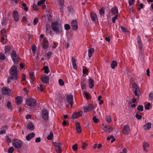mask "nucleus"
Listing matches in <instances>:
<instances>
[{
    "instance_id": "f257e3e1",
    "label": "nucleus",
    "mask_w": 153,
    "mask_h": 153,
    "mask_svg": "<svg viewBox=\"0 0 153 153\" xmlns=\"http://www.w3.org/2000/svg\"><path fill=\"white\" fill-rule=\"evenodd\" d=\"M11 77L9 78L7 80V82L8 83H10V80L13 79L16 80L17 79V68L16 66L13 65L10 68L9 72Z\"/></svg>"
},
{
    "instance_id": "f03ea898",
    "label": "nucleus",
    "mask_w": 153,
    "mask_h": 153,
    "mask_svg": "<svg viewBox=\"0 0 153 153\" xmlns=\"http://www.w3.org/2000/svg\"><path fill=\"white\" fill-rule=\"evenodd\" d=\"M51 27L52 30L57 34H59L62 31V27L57 22H53L51 24Z\"/></svg>"
},
{
    "instance_id": "7ed1b4c3",
    "label": "nucleus",
    "mask_w": 153,
    "mask_h": 153,
    "mask_svg": "<svg viewBox=\"0 0 153 153\" xmlns=\"http://www.w3.org/2000/svg\"><path fill=\"white\" fill-rule=\"evenodd\" d=\"M12 144L16 149H20L21 148L23 143L22 141L18 139H14L12 140Z\"/></svg>"
},
{
    "instance_id": "20e7f679",
    "label": "nucleus",
    "mask_w": 153,
    "mask_h": 153,
    "mask_svg": "<svg viewBox=\"0 0 153 153\" xmlns=\"http://www.w3.org/2000/svg\"><path fill=\"white\" fill-rule=\"evenodd\" d=\"M26 104L28 106L33 107L36 105V101L33 98H28L26 100Z\"/></svg>"
},
{
    "instance_id": "39448f33",
    "label": "nucleus",
    "mask_w": 153,
    "mask_h": 153,
    "mask_svg": "<svg viewBox=\"0 0 153 153\" xmlns=\"http://www.w3.org/2000/svg\"><path fill=\"white\" fill-rule=\"evenodd\" d=\"M11 57L12 60L14 63H18L20 59L16 52L15 51H13L11 54Z\"/></svg>"
},
{
    "instance_id": "423d86ee",
    "label": "nucleus",
    "mask_w": 153,
    "mask_h": 153,
    "mask_svg": "<svg viewBox=\"0 0 153 153\" xmlns=\"http://www.w3.org/2000/svg\"><path fill=\"white\" fill-rule=\"evenodd\" d=\"M66 99L67 103L70 105V108H72L73 101V97L72 95L68 94L66 97Z\"/></svg>"
},
{
    "instance_id": "0eeeda50",
    "label": "nucleus",
    "mask_w": 153,
    "mask_h": 153,
    "mask_svg": "<svg viewBox=\"0 0 153 153\" xmlns=\"http://www.w3.org/2000/svg\"><path fill=\"white\" fill-rule=\"evenodd\" d=\"M94 108V106L92 104H89L88 105L85 106L83 108L84 112L87 113L93 110Z\"/></svg>"
},
{
    "instance_id": "6e6552de",
    "label": "nucleus",
    "mask_w": 153,
    "mask_h": 153,
    "mask_svg": "<svg viewBox=\"0 0 153 153\" xmlns=\"http://www.w3.org/2000/svg\"><path fill=\"white\" fill-rule=\"evenodd\" d=\"M42 117L45 121H48L49 118V113L46 109H44L42 111Z\"/></svg>"
},
{
    "instance_id": "1a4fd4ad",
    "label": "nucleus",
    "mask_w": 153,
    "mask_h": 153,
    "mask_svg": "<svg viewBox=\"0 0 153 153\" xmlns=\"http://www.w3.org/2000/svg\"><path fill=\"white\" fill-rule=\"evenodd\" d=\"M130 131V128L128 125H126L124 126L122 130L123 133V134L128 135L129 134Z\"/></svg>"
},
{
    "instance_id": "9d476101",
    "label": "nucleus",
    "mask_w": 153,
    "mask_h": 153,
    "mask_svg": "<svg viewBox=\"0 0 153 153\" xmlns=\"http://www.w3.org/2000/svg\"><path fill=\"white\" fill-rule=\"evenodd\" d=\"M71 27L74 30H76L78 28L77 22L76 19L73 20L71 22Z\"/></svg>"
},
{
    "instance_id": "9b49d317",
    "label": "nucleus",
    "mask_w": 153,
    "mask_h": 153,
    "mask_svg": "<svg viewBox=\"0 0 153 153\" xmlns=\"http://www.w3.org/2000/svg\"><path fill=\"white\" fill-rule=\"evenodd\" d=\"M41 80L42 82L45 84H47L49 82V78L45 75H42L41 76Z\"/></svg>"
},
{
    "instance_id": "f8f14e48",
    "label": "nucleus",
    "mask_w": 153,
    "mask_h": 153,
    "mask_svg": "<svg viewBox=\"0 0 153 153\" xmlns=\"http://www.w3.org/2000/svg\"><path fill=\"white\" fill-rule=\"evenodd\" d=\"M13 13L14 20L15 22H17L19 20V16L18 12L16 10H14Z\"/></svg>"
},
{
    "instance_id": "ddd939ff",
    "label": "nucleus",
    "mask_w": 153,
    "mask_h": 153,
    "mask_svg": "<svg viewBox=\"0 0 153 153\" xmlns=\"http://www.w3.org/2000/svg\"><path fill=\"white\" fill-rule=\"evenodd\" d=\"M1 92L3 94H8L10 92V90L7 88L3 87L2 88Z\"/></svg>"
},
{
    "instance_id": "4468645a",
    "label": "nucleus",
    "mask_w": 153,
    "mask_h": 153,
    "mask_svg": "<svg viewBox=\"0 0 153 153\" xmlns=\"http://www.w3.org/2000/svg\"><path fill=\"white\" fill-rule=\"evenodd\" d=\"M137 42L139 49L141 50L143 49V46L141 39L140 37H138L137 39Z\"/></svg>"
},
{
    "instance_id": "2eb2a0df",
    "label": "nucleus",
    "mask_w": 153,
    "mask_h": 153,
    "mask_svg": "<svg viewBox=\"0 0 153 153\" xmlns=\"http://www.w3.org/2000/svg\"><path fill=\"white\" fill-rule=\"evenodd\" d=\"M35 135L34 133H31L29 134L26 136V140L27 141L30 140L35 137Z\"/></svg>"
},
{
    "instance_id": "dca6fc26",
    "label": "nucleus",
    "mask_w": 153,
    "mask_h": 153,
    "mask_svg": "<svg viewBox=\"0 0 153 153\" xmlns=\"http://www.w3.org/2000/svg\"><path fill=\"white\" fill-rule=\"evenodd\" d=\"M43 48L45 49H47L49 47L48 41L45 39H44L43 40Z\"/></svg>"
},
{
    "instance_id": "f3484780",
    "label": "nucleus",
    "mask_w": 153,
    "mask_h": 153,
    "mask_svg": "<svg viewBox=\"0 0 153 153\" xmlns=\"http://www.w3.org/2000/svg\"><path fill=\"white\" fill-rule=\"evenodd\" d=\"M76 126L77 131L79 133L81 132L82 130L80 123L78 122L76 123Z\"/></svg>"
},
{
    "instance_id": "a211bd4d",
    "label": "nucleus",
    "mask_w": 153,
    "mask_h": 153,
    "mask_svg": "<svg viewBox=\"0 0 153 153\" xmlns=\"http://www.w3.org/2000/svg\"><path fill=\"white\" fill-rule=\"evenodd\" d=\"M112 13H113L114 15H118V10L116 6H115L114 7L112 8L111 9Z\"/></svg>"
},
{
    "instance_id": "6ab92c4d",
    "label": "nucleus",
    "mask_w": 153,
    "mask_h": 153,
    "mask_svg": "<svg viewBox=\"0 0 153 153\" xmlns=\"http://www.w3.org/2000/svg\"><path fill=\"white\" fill-rule=\"evenodd\" d=\"M27 128L28 129L33 131L34 129V126L32 123H28L27 125Z\"/></svg>"
},
{
    "instance_id": "aec40b11",
    "label": "nucleus",
    "mask_w": 153,
    "mask_h": 153,
    "mask_svg": "<svg viewBox=\"0 0 153 153\" xmlns=\"http://www.w3.org/2000/svg\"><path fill=\"white\" fill-rule=\"evenodd\" d=\"M91 17L92 21L95 22L97 19V15L95 13H91Z\"/></svg>"
},
{
    "instance_id": "412c9836",
    "label": "nucleus",
    "mask_w": 153,
    "mask_h": 153,
    "mask_svg": "<svg viewBox=\"0 0 153 153\" xmlns=\"http://www.w3.org/2000/svg\"><path fill=\"white\" fill-rule=\"evenodd\" d=\"M151 124L150 123L148 122L143 126L144 129L145 130H148L151 128Z\"/></svg>"
},
{
    "instance_id": "4be33fe9",
    "label": "nucleus",
    "mask_w": 153,
    "mask_h": 153,
    "mask_svg": "<svg viewBox=\"0 0 153 153\" xmlns=\"http://www.w3.org/2000/svg\"><path fill=\"white\" fill-rule=\"evenodd\" d=\"M72 62L73 68L75 69H76L77 67L76 63V60L73 57H72Z\"/></svg>"
},
{
    "instance_id": "5701e85b",
    "label": "nucleus",
    "mask_w": 153,
    "mask_h": 153,
    "mask_svg": "<svg viewBox=\"0 0 153 153\" xmlns=\"http://www.w3.org/2000/svg\"><path fill=\"white\" fill-rule=\"evenodd\" d=\"M4 53L6 54H8L10 51V48L9 46H6L4 48Z\"/></svg>"
},
{
    "instance_id": "b1692460",
    "label": "nucleus",
    "mask_w": 153,
    "mask_h": 153,
    "mask_svg": "<svg viewBox=\"0 0 153 153\" xmlns=\"http://www.w3.org/2000/svg\"><path fill=\"white\" fill-rule=\"evenodd\" d=\"M88 56L89 57H91L92 56V54L94 53V48H91L88 50Z\"/></svg>"
},
{
    "instance_id": "393cba45",
    "label": "nucleus",
    "mask_w": 153,
    "mask_h": 153,
    "mask_svg": "<svg viewBox=\"0 0 153 153\" xmlns=\"http://www.w3.org/2000/svg\"><path fill=\"white\" fill-rule=\"evenodd\" d=\"M94 81L93 79H90L89 81V87L90 88H92L94 86Z\"/></svg>"
},
{
    "instance_id": "a878e982",
    "label": "nucleus",
    "mask_w": 153,
    "mask_h": 153,
    "mask_svg": "<svg viewBox=\"0 0 153 153\" xmlns=\"http://www.w3.org/2000/svg\"><path fill=\"white\" fill-rule=\"evenodd\" d=\"M53 144L56 148H62V145L61 143L53 142Z\"/></svg>"
},
{
    "instance_id": "bb28decb",
    "label": "nucleus",
    "mask_w": 153,
    "mask_h": 153,
    "mask_svg": "<svg viewBox=\"0 0 153 153\" xmlns=\"http://www.w3.org/2000/svg\"><path fill=\"white\" fill-rule=\"evenodd\" d=\"M111 67L112 69H114L115 67L117 65V63L116 61H113L111 64Z\"/></svg>"
},
{
    "instance_id": "cd10ccee",
    "label": "nucleus",
    "mask_w": 153,
    "mask_h": 153,
    "mask_svg": "<svg viewBox=\"0 0 153 153\" xmlns=\"http://www.w3.org/2000/svg\"><path fill=\"white\" fill-rule=\"evenodd\" d=\"M16 102L18 105L20 104L21 102V97H18L16 98Z\"/></svg>"
},
{
    "instance_id": "c85d7f7f",
    "label": "nucleus",
    "mask_w": 153,
    "mask_h": 153,
    "mask_svg": "<svg viewBox=\"0 0 153 153\" xmlns=\"http://www.w3.org/2000/svg\"><path fill=\"white\" fill-rule=\"evenodd\" d=\"M135 89L134 90V93L136 96L138 97L139 95L138 94L137 92H139L140 91L139 88L137 87H136L134 88Z\"/></svg>"
},
{
    "instance_id": "c756f323",
    "label": "nucleus",
    "mask_w": 153,
    "mask_h": 153,
    "mask_svg": "<svg viewBox=\"0 0 153 153\" xmlns=\"http://www.w3.org/2000/svg\"><path fill=\"white\" fill-rule=\"evenodd\" d=\"M104 8L103 7H102L99 10L100 14V16H103L104 15Z\"/></svg>"
},
{
    "instance_id": "7c9ffc66",
    "label": "nucleus",
    "mask_w": 153,
    "mask_h": 153,
    "mask_svg": "<svg viewBox=\"0 0 153 153\" xmlns=\"http://www.w3.org/2000/svg\"><path fill=\"white\" fill-rule=\"evenodd\" d=\"M43 69L45 71V73L46 74H48L50 72L48 67L47 66H44Z\"/></svg>"
},
{
    "instance_id": "2f4dec72",
    "label": "nucleus",
    "mask_w": 153,
    "mask_h": 153,
    "mask_svg": "<svg viewBox=\"0 0 153 153\" xmlns=\"http://www.w3.org/2000/svg\"><path fill=\"white\" fill-rule=\"evenodd\" d=\"M53 137V134L52 132H50L47 137V139L48 140H51Z\"/></svg>"
},
{
    "instance_id": "473e14b6",
    "label": "nucleus",
    "mask_w": 153,
    "mask_h": 153,
    "mask_svg": "<svg viewBox=\"0 0 153 153\" xmlns=\"http://www.w3.org/2000/svg\"><path fill=\"white\" fill-rule=\"evenodd\" d=\"M29 76L32 81H33L35 79L34 74L33 72H31L29 74Z\"/></svg>"
},
{
    "instance_id": "72a5a7b5",
    "label": "nucleus",
    "mask_w": 153,
    "mask_h": 153,
    "mask_svg": "<svg viewBox=\"0 0 153 153\" xmlns=\"http://www.w3.org/2000/svg\"><path fill=\"white\" fill-rule=\"evenodd\" d=\"M5 56L3 53L2 52L0 53V59L1 60H3L5 59Z\"/></svg>"
},
{
    "instance_id": "f704fd0d",
    "label": "nucleus",
    "mask_w": 153,
    "mask_h": 153,
    "mask_svg": "<svg viewBox=\"0 0 153 153\" xmlns=\"http://www.w3.org/2000/svg\"><path fill=\"white\" fill-rule=\"evenodd\" d=\"M71 118L73 119H75L78 118L77 113L75 112L72 115Z\"/></svg>"
},
{
    "instance_id": "c9c22d12",
    "label": "nucleus",
    "mask_w": 153,
    "mask_h": 153,
    "mask_svg": "<svg viewBox=\"0 0 153 153\" xmlns=\"http://www.w3.org/2000/svg\"><path fill=\"white\" fill-rule=\"evenodd\" d=\"M137 110L139 111H142L143 110V107L142 105H140L138 106Z\"/></svg>"
},
{
    "instance_id": "e433bc0d",
    "label": "nucleus",
    "mask_w": 153,
    "mask_h": 153,
    "mask_svg": "<svg viewBox=\"0 0 153 153\" xmlns=\"http://www.w3.org/2000/svg\"><path fill=\"white\" fill-rule=\"evenodd\" d=\"M77 144L76 143L75 145L73 146L72 149L75 152L77 150Z\"/></svg>"
},
{
    "instance_id": "4c0bfd02",
    "label": "nucleus",
    "mask_w": 153,
    "mask_h": 153,
    "mask_svg": "<svg viewBox=\"0 0 153 153\" xmlns=\"http://www.w3.org/2000/svg\"><path fill=\"white\" fill-rule=\"evenodd\" d=\"M64 28L66 30H68L70 28V25L68 24H66L64 25Z\"/></svg>"
},
{
    "instance_id": "58836bf2",
    "label": "nucleus",
    "mask_w": 153,
    "mask_h": 153,
    "mask_svg": "<svg viewBox=\"0 0 153 153\" xmlns=\"http://www.w3.org/2000/svg\"><path fill=\"white\" fill-rule=\"evenodd\" d=\"M14 149L13 147H10L8 150V153H13V151H14Z\"/></svg>"
},
{
    "instance_id": "ea45409f",
    "label": "nucleus",
    "mask_w": 153,
    "mask_h": 153,
    "mask_svg": "<svg viewBox=\"0 0 153 153\" xmlns=\"http://www.w3.org/2000/svg\"><path fill=\"white\" fill-rule=\"evenodd\" d=\"M118 15H116L115 16L112 17V22L113 23H115L116 22V20L118 18Z\"/></svg>"
},
{
    "instance_id": "a19ab883",
    "label": "nucleus",
    "mask_w": 153,
    "mask_h": 153,
    "mask_svg": "<svg viewBox=\"0 0 153 153\" xmlns=\"http://www.w3.org/2000/svg\"><path fill=\"white\" fill-rule=\"evenodd\" d=\"M7 106L8 109H11V105L10 102L8 101L7 104Z\"/></svg>"
},
{
    "instance_id": "79ce46f5",
    "label": "nucleus",
    "mask_w": 153,
    "mask_h": 153,
    "mask_svg": "<svg viewBox=\"0 0 153 153\" xmlns=\"http://www.w3.org/2000/svg\"><path fill=\"white\" fill-rule=\"evenodd\" d=\"M106 121L108 123L110 122L111 120V117L109 115L107 116L106 119Z\"/></svg>"
},
{
    "instance_id": "37998d69",
    "label": "nucleus",
    "mask_w": 153,
    "mask_h": 153,
    "mask_svg": "<svg viewBox=\"0 0 153 153\" xmlns=\"http://www.w3.org/2000/svg\"><path fill=\"white\" fill-rule=\"evenodd\" d=\"M46 0H41L37 2V5L38 6H40Z\"/></svg>"
},
{
    "instance_id": "c03bdc74",
    "label": "nucleus",
    "mask_w": 153,
    "mask_h": 153,
    "mask_svg": "<svg viewBox=\"0 0 153 153\" xmlns=\"http://www.w3.org/2000/svg\"><path fill=\"white\" fill-rule=\"evenodd\" d=\"M93 120L94 122L96 123H97L98 122V120L96 118V116H94L93 117Z\"/></svg>"
},
{
    "instance_id": "a18cd8bd",
    "label": "nucleus",
    "mask_w": 153,
    "mask_h": 153,
    "mask_svg": "<svg viewBox=\"0 0 153 153\" xmlns=\"http://www.w3.org/2000/svg\"><path fill=\"white\" fill-rule=\"evenodd\" d=\"M61 6V7H59V11L60 13H62L63 12V7L64 6V5H60Z\"/></svg>"
},
{
    "instance_id": "49530a36",
    "label": "nucleus",
    "mask_w": 153,
    "mask_h": 153,
    "mask_svg": "<svg viewBox=\"0 0 153 153\" xmlns=\"http://www.w3.org/2000/svg\"><path fill=\"white\" fill-rule=\"evenodd\" d=\"M38 22V19L37 18H35L33 20V24L34 25H36Z\"/></svg>"
},
{
    "instance_id": "de8ad7c7",
    "label": "nucleus",
    "mask_w": 153,
    "mask_h": 153,
    "mask_svg": "<svg viewBox=\"0 0 153 153\" xmlns=\"http://www.w3.org/2000/svg\"><path fill=\"white\" fill-rule=\"evenodd\" d=\"M120 28L121 30H122L123 31L125 32H128V30L127 29L124 27L121 26H120Z\"/></svg>"
},
{
    "instance_id": "09e8293b",
    "label": "nucleus",
    "mask_w": 153,
    "mask_h": 153,
    "mask_svg": "<svg viewBox=\"0 0 153 153\" xmlns=\"http://www.w3.org/2000/svg\"><path fill=\"white\" fill-rule=\"evenodd\" d=\"M59 84L61 86L63 85L64 84V82L61 79H60L59 80Z\"/></svg>"
},
{
    "instance_id": "8fccbe9b",
    "label": "nucleus",
    "mask_w": 153,
    "mask_h": 153,
    "mask_svg": "<svg viewBox=\"0 0 153 153\" xmlns=\"http://www.w3.org/2000/svg\"><path fill=\"white\" fill-rule=\"evenodd\" d=\"M86 80L85 78H83L82 79L80 84H86Z\"/></svg>"
},
{
    "instance_id": "3c124183",
    "label": "nucleus",
    "mask_w": 153,
    "mask_h": 153,
    "mask_svg": "<svg viewBox=\"0 0 153 153\" xmlns=\"http://www.w3.org/2000/svg\"><path fill=\"white\" fill-rule=\"evenodd\" d=\"M136 117L138 120H140L142 117V116L141 115H139L138 113H137L136 114Z\"/></svg>"
},
{
    "instance_id": "603ef678",
    "label": "nucleus",
    "mask_w": 153,
    "mask_h": 153,
    "mask_svg": "<svg viewBox=\"0 0 153 153\" xmlns=\"http://www.w3.org/2000/svg\"><path fill=\"white\" fill-rule=\"evenodd\" d=\"M129 1V5L130 6H131L134 4L135 2V0H128Z\"/></svg>"
},
{
    "instance_id": "864d4df0",
    "label": "nucleus",
    "mask_w": 153,
    "mask_h": 153,
    "mask_svg": "<svg viewBox=\"0 0 153 153\" xmlns=\"http://www.w3.org/2000/svg\"><path fill=\"white\" fill-rule=\"evenodd\" d=\"M151 106V104L149 102L145 106V108L147 110H149V106Z\"/></svg>"
},
{
    "instance_id": "5fc2aeb1",
    "label": "nucleus",
    "mask_w": 153,
    "mask_h": 153,
    "mask_svg": "<svg viewBox=\"0 0 153 153\" xmlns=\"http://www.w3.org/2000/svg\"><path fill=\"white\" fill-rule=\"evenodd\" d=\"M61 148H58L56 149V151L58 153H61L62 152Z\"/></svg>"
},
{
    "instance_id": "6e6d98bb",
    "label": "nucleus",
    "mask_w": 153,
    "mask_h": 153,
    "mask_svg": "<svg viewBox=\"0 0 153 153\" xmlns=\"http://www.w3.org/2000/svg\"><path fill=\"white\" fill-rule=\"evenodd\" d=\"M81 88L83 90H85L86 88V87L87 86L86 84H80Z\"/></svg>"
},
{
    "instance_id": "4d7b16f0",
    "label": "nucleus",
    "mask_w": 153,
    "mask_h": 153,
    "mask_svg": "<svg viewBox=\"0 0 153 153\" xmlns=\"http://www.w3.org/2000/svg\"><path fill=\"white\" fill-rule=\"evenodd\" d=\"M82 111L81 110L78 113H77L78 118L79 117H80L82 115Z\"/></svg>"
},
{
    "instance_id": "13d9d810",
    "label": "nucleus",
    "mask_w": 153,
    "mask_h": 153,
    "mask_svg": "<svg viewBox=\"0 0 153 153\" xmlns=\"http://www.w3.org/2000/svg\"><path fill=\"white\" fill-rule=\"evenodd\" d=\"M52 54V53L51 52H48L47 54V56L48 59H49Z\"/></svg>"
},
{
    "instance_id": "bf43d9fd",
    "label": "nucleus",
    "mask_w": 153,
    "mask_h": 153,
    "mask_svg": "<svg viewBox=\"0 0 153 153\" xmlns=\"http://www.w3.org/2000/svg\"><path fill=\"white\" fill-rule=\"evenodd\" d=\"M36 45H34L33 46H32V49L33 52L34 53H35L36 50Z\"/></svg>"
},
{
    "instance_id": "052dcab7",
    "label": "nucleus",
    "mask_w": 153,
    "mask_h": 153,
    "mask_svg": "<svg viewBox=\"0 0 153 153\" xmlns=\"http://www.w3.org/2000/svg\"><path fill=\"white\" fill-rule=\"evenodd\" d=\"M59 1L60 5H64V0H59Z\"/></svg>"
},
{
    "instance_id": "680f3d73",
    "label": "nucleus",
    "mask_w": 153,
    "mask_h": 153,
    "mask_svg": "<svg viewBox=\"0 0 153 153\" xmlns=\"http://www.w3.org/2000/svg\"><path fill=\"white\" fill-rule=\"evenodd\" d=\"M87 146V144L85 143H82V148L83 149H86V147Z\"/></svg>"
},
{
    "instance_id": "e2e57ef3",
    "label": "nucleus",
    "mask_w": 153,
    "mask_h": 153,
    "mask_svg": "<svg viewBox=\"0 0 153 153\" xmlns=\"http://www.w3.org/2000/svg\"><path fill=\"white\" fill-rule=\"evenodd\" d=\"M33 7L34 10L36 11H37L38 9V7L36 4H33Z\"/></svg>"
},
{
    "instance_id": "0e129e2a",
    "label": "nucleus",
    "mask_w": 153,
    "mask_h": 153,
    "mask_svg": "<svg viewBox=\"0 0 153 153\" xmlns=\"http://www.w3.org/2000/svg\"><path fill=\"white\" fill-rule=\"evenodd\" d=\"M39 88L41 91H43L44 90V88L43 87V85H40Z\"/></svg>"
},
{
    "instance_id": "69168bd1",
    "label": "nucleus",
    "mask_w": 153,
    "mask_h": 153,
    "mask_svg": "<svg viewBox=\"0 0 153 153\" xmlns=\"http://www.w3.org/2000/svg\"><path fill=\"white\" fill-rule=\"evenodd\" d=\"M85 96L86 98L87 99H90V96L87 93L85 92Z\"/></svg>"
},
{
    "instance_id": "338daca9",
    "label": "nucleus",
    "mask_w": 153,
    "mask_h": 153,
    "mask_svg": "<svg viewBox=\"0 0 153 153\" xmlns=\"http://www.w3.org/2000/svg\"><path fill=\"white\" fill-rule=\"evenodd\" d=\"M149 145L147 142H144L143 143V147H148L149 146Z\"/></svg>"
},
{
    "instance_id": "774afa93",
    "label": "nucleus",
    "mask_w": 153,
    "mask_h": 153,
    "mask_svg": "<svg viewBox=\"0 0 153 153\" xmlns=\"http://www.w3.org/2000/svg\"><path fill=\"white\" fill-rule=\"evenodd\" d=\"M149 97L150 100H152L153 99V93H151L149 94Z\"/></svg>"
}]
</instances>
